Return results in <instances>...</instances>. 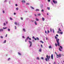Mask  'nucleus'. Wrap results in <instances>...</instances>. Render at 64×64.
I'll use <instances>...</instances> for the list:
<instances>
[{"mask_svg": "<svg viewBox=\"0 0 64 64\" xmlns=\"http://www.w3.org/2000/svg\"><path fill=\"white\" fill-rule=\"evenodd\" d=\"M54 37L55 38V39H56V41L57 42L58 45V46H60V43H59V39H58V38L56 36H55Z\"/></svg>", "mask_w": 64, "mask_h": 64, "instance_id": "f257e3e1", "label": "nucleus"}, {"mask_svg": "<svg viewBox=\"0 0 64 64\" xmlns=\"http://www.w3.org/2000/svg\"><path fill=\"white\" fill-rule=\"evenodd\" d=\"M60 48H59V50L60 51H62V50H61L62 49H63V47H62L61 46H60Z\"/></svg>", "mask_w": 64, "mask_h": 64, "instance_id": "f03ea898", "label": "nucleus"}, {"mask_svg": "<svg viewBox=\"0 0 64 64\" xmlns=\"http://www.w3.org/2000/svg\"><path fill=\"white\" fill-rule=\"evenodd\" d=\"M28 42H29V43L30 44V47H31V46H32V42H31L30 40L28 41Z\"/></svg>", "mask_w": 64, "mask_h": 64, "instance_id": "7ed1b4c3", "label": "nucleus"}, {"mask_svg": "<svg viewBox=\"0 0 64 64\" xmlns=\"http://www.w3.org/2000/svg\"><path fill=\"white\" fill-rule=\"evenodd\" d=\"M55 53L56 55L57 56H61V54H60L58 55L57 54V53H56V52H55Z\"/></svg>", "mask_w": 64, "mask_h": 64, "instance_id": "20e7f679", "label": "nucleus"}, {"mask_svg": "<svg viewBox=\"0 0 64 64\" xmlns=\"http://www.w3.org/2000/svg\"><path fill=\"white\" fill-rule=\"evenodd\" d=\"M53 2L54 3V4H56L57 3V2L55 1L54 0H53Z\"/></svg>", "mask_w": 64, "mask_h": 64, "instance_id": "39448f33", "label": "nucleus"}, {"mask_svg": "<svg viewBox=\"0 0 64 64\" xmlns=\"http://www.w3.org/2000/svg\"><path fill=\"white\" fill-rule=\"evenodd\" d=\"M29 36H28L27 38H26V39H25V42H27V40H28V39H29Z\"/></svg>", "mask_w": 64, "mask_h": 64, "instance_id": "423d86ee", "label": "nucleus"}, {"mask_svg": "<svg viewBox=\"0 0 64 64\" xmlns=\"http://www.w3.org/2000/svg\"><path fill=\"white\" fill-rule=\"evenodd\" d=\"M57 33H59V34H63L62 32H59V31H58V32H57Z\"/></svg>", "mask_w": 64, "mask_h": 64, "instance_id": "0eeeda50", "label": "nucleus"}, {"mask_svg": "<svg viewBox=\"0 0 64 64\" xmlns=\"http://www.w3.org/2000/svg\"><path fill=\"white\" fill-rule=\"evenodd\" d=\"M46 57L48 58V60L49 59H50V56H46Z\"/></svg>", "mask_w": 64, "mask_h": 64, "instance_id": "6e6552de", "label": "nucleus"}, {"mask_svg": "<svg viewBox=\"0 0 64 64\" xmlns=\"http://www.w3.org/2000/svg\"><path fill=\"white\" fill-rule=\"evenodd\" d=\"M58 31H59V32H61V29H60V28H58Z\"/></svg>", "mask_w": 64, "mask_h": 64, "instance_id": "1a4fd4ad", "label": "nucleus"}, {"mask_svg": "<svg viewBox=\"0 0 64 64\" xmlns=\"http://www.w3.org/2000/svg\"><path fill=\"white\" fill-rule=\"evenodd\" d=\"M42 20L43 21H44L45 20V18H44L43 17L42 18Z\"/></svg>", "mask_w": 64, "mask_h": 64, "instance_id": "9d476101", "label": "nucleus"}, {"mask_svg": "<svg viewBox=\"0 0 64 64\" xmlns=\"http://www.w3.org/2000/svg\"><path fill=\"white\" fill-rule=\"evenodd\" d=\"M3 31V29H0V32H2Z\"/></svg>", "mask_w": 64, "mask_h": 64, "instance_id": "9b49d317", "label": "nucleus"}, {"mask_svg": "<svg viewBox=\"0 0 64 64\" xmlns=\"http://www.w3.org/2000/svg\"><path fill=\"white\" fill-rule=\"evenodd\" d=\"M40 7L41 8H43V5H40Z\"/></svg>", "mask_w": 64, "mask_h": 64, "instance_id": "f8f14e48", "label": "nucleus"}, {"mask_svg": "<svg viewBox=\"0 0 64 64\" xmlns=\"http://www.w3.org/2000/svg\"><path fill=\"white\" fill-rule=\"evenodd\" d=\"M14 24L15 25H17V23L16 22H15Z\"/></svg>", "mask_w": 64, "mask_h": 64, "instance_id": "ddd939ff", "label": "nucleus"}, {"mask_svg": "<svg viewBox=\"0 0 64 64\" xmlns=\"http://www.w3.org/2000/svg\"><path fill=\"white\" fill-rule=\"evenodd\" d=\"M22 3H25V1L24 0H22Z\"/></svg>", "mask_w": 64, "mask_h": 64, "instance_id": "4468645a", "label": "nucleus"}, {"mask_svg": "<svg viewBox=\"0 0 64 64\" xmlns=\"http://www.w3.org/2000/svg\"><path fill=\"white\" fill-rule=\"evenodd\" d=\"M34 24H35V25H37V22H36V21L34 22Z\"/></svg>", "mask_w": 64, "mask_h": 64, "instance_id": "2eb2a0df", "label": "nucleus"}, {"mask_svg": "<svg viewBox=\"0 0 64 64\" xmlns=\"http://www.w3.org/2000/svg\"><path fill=\"white\" fill-rule=\"evenodd\" d=\"M18 54L19 55H21V53L20 52H18Z\"/></svg>", "mask_w": 64, "mask_h": 64, "instance_id": "dca6fc26", "label": "nucleus"}, {"mask_svg": "<svg viewBox=\"0 0 64 64\" xmlns=\"http://www.w3.org/2000/svg\"><path fill=\"white\" fill-rule=\"evenodd\" d=\"M45 60L47 62V61H48L47 58H46V59H45Z\"/></svg>", "mask_w": 64, "mask_h": 64, "instance_id": "f3484780", "label": "nucleus"}, {"mask_svg": "<svg viewBox=\"0 0 64 64\" xmlns=\"http://www.w3.org/2000/svg\"><path fill=\"white\" fill-rule=\"evenodd\" d=\"M40 42H41V43H43V44L44 43V42H42V40L40 41Z\"/></svg>", "mask_w": 64, "mask_h": 64, "instance_id": "a211bd4d", "label": "nucleus"}, {"mask_svg": "<svg viewBox=\"0 0 64 64\" xmlns=\"http://www.w3.org/2000/svg\"><path fill=\"white\" fill-rule=\"evenodd\" d=\"M49 48H50V49L51 48H52V47H51V46H49L48 47Z\"/></svg>", "mask_w": 64, "mask_h": 64, "instance_id": "6ab92c4d", "label": "nucleus"}, {"mask_svg": "<svg viewBox=\"0 0 64 64\" xmlns=\"http://www.w3.org/2000/svg\"><path fill=\"white\" fill-rule=\"evenodd\" d=\"M41 49H40L39 50V52H41Z\"/></svg>", "mask_w": 64, "mask_h": 64, "instance_id": "aec40b11", "label": "nucleus"}, {"mask_svg": "<svg viewBox=\"0 0 64 64\" xmlns=\"http://www.w3.org/2000/svg\"><path fill=\"white\" fill-rule=\"evenodd\" d=\"M31 8L32 9H34V8L31 6H30Z\"/></svg>", "mask_w": 64, "mask_h": 64, "instance_id": "412c9836", "label": "nucleus"}, {"mask_svg": "<svg viewBox=\"0 0 64 64\" xmlns=\"http://www.w3.org/2000/svg\"><path fill=\"white\" fill-rule=\"evenodd\" d=\"M10 18V20H13V19H12V18L11 17Z\"/></svg>", "mask_w": 64, "mask_h": 64, "instance_id": "4be33fe9", "label": "nucleus"}, {"mask_svg": "<svg viewBox=\"0 0 64 64\" xmlns=\"http://www.w3.org/2000/svg\"><path fill=\"white\" fill-rule=\"evenodd\" d=\"M7 28H4V27H3V29H7Z\"/></svg>", "mask_w": 64, "mask_h": 64, "instance_id": "5701e85b", "label": "nucleus"}, {"mask_svg": "<svg viewBox=\"0 0 64 64\" xmlns=\"http://www.w3.org/2000/svg\"><path fill=\"white\" fill-rule=\"evenodd\" d=\"M36 38V39L38 40H39V38H38L37 37Z\"/></svg>", "mask_w": 64, "mask_h": 64, "instance_id": "b1692460", "label": "nucleus"}, {"mask_svg": "<svg viewBox=\"0 0 64 64\" xmlns=\"http://www.w3.org/2000/svg\"><path fill=\"white\" fill-rule=\"evenodd\" d=\"M23 30L24 31V32H25V30L24 28H23Z\"/></svg>", "mask_w": 64, "mask_h": 64, "instance_id": "393cba45", "label": "nucleus"}, {"mask_svg": "<svg viewBox=\"0 0 64 64\" xmlns=\"http://www.w3.org/2000/svg\"><path fill=\"white\" fill-rule=\"evenodd\" d=\"M36 20L37 21H39V20H38V19H37V18H36Z\"/></svg>", "mask_w": 64, "mask_h": 64, "instance_id": "a878e982", "label": "nucleus"}, {"mask_svg": "<svg viewBox=\"0 0 64 64\" xmlns=\"http://www.w3.org/2000/svg\"><path fill=\"white\" fill-rule=\"evenodd\" d=\"M6 40H5L4 42V43H6Z\"/></svg>", "mask_w": 64, "mask_h": 64, "instance_id": "bb28decb", "label": "nucleus"}, {"mask_svg": "<svg viewBox=\"0 0 64 64\" xmlns=\"http://www.w3.org/2000/svg\"><path fill=\"white\" fill-rule=\"evenodd\" d=\"M36 59L37 60H39V58H38V57L37 58H36Z\"/></svg>", "mask_w": 64, "mask_h": 64, "instance_id": "cd10ccee", "label": "nucleus"}, {"mask_svg": "<svg viewBox=\"0 0 64 64\" xmlns=\"http://www.w3.org/2000/svg\"><path fill=\"white\" fill-rule=\"evenodd\" d=\"M36 11H39V10L38 9H36Z\"/></svg>", "mask_w": 64, "mask_h": 64, "instance_id": "c85d7f7f", "label": "nucleus"}, {"mask_svg": "<svg viewBox=\"0 0 64 64\" xmlns=\"http://www.w3.org/2000/svg\"><path fill=\"white\" fill-rule=\"evenodd\" d=\"M47 32H48V33H49L50 32H49V30H48Z\"/></svg>", "mask_w": 64, "mask_h": 64, "instance_id": "c756f323", "label": "nucleus"}, {"mask_svg": "<svg viewBox=\"0 0 64 64\" xmlns=\"http://www.w3.org/2000/svg\"><path fill=\"white\" fill-rule=\"evenodd\" d=\"M38 16H40L41 15V14H38Z\"/></svg>", "mask_w": 64, "mask_h": 64, "instance_id": "7c9ffc66", "label": "nucleus"}, {"mask_svg": "<svg viewBox=\"0 0 64 64\" xmlns=\"http://www.w3.org/2000/svg\"><path fill=\"white\" fill-rule=\"evenodd\" d=\"M47 9H48V10H50V8H47Z\"/></svg>", "mask_w": 64, "mask_h": 64, "instance_id": "2f4dec72", "label": "nucleus"}, {"mask_svg": "<svg viewBox=\"0 0 64 64\" xmlns=\"http://www.w3.org/2000/svg\"><path fill=\"white\" fill-rule=\"evenodd\" d=\"M26 5H29V4L28 3H26Z\"/></svg>", "mask_w": 64, "mask_h": 64, "instance_id": "473e14b6", "label": "nucleus"}, {"mask_svg": "<svg viewBox=\"0 0 64 64\" xmlns=\"http://www.w3.org/2000/svg\"><path fill=\"white\" fill-rule=\"evenodd\" d=\"M16 10H18V8H16Z\"/></svg>", "mask_w": 64, "mask_h": 64, "instance_id": "72a5a7b5", "label": "nucleus"}, {"mask_svg": "<svg viewBox=\"0 0 64 64\" xmlns=\"http://www.w3.org/2000/svg\"><path fill=\"white\" fill-rule=\"evenodd\" d=\"M51 58L52 59H53V56H51Z\"/></svg>", "mask_w": 64, "mask_h": 64, "instance_id": "f704fd0d", "label": "nucleus"}, {"mask_svg": "<svg viewBox=\"0 0 64 64\" xmlns=\"http://www.w3.org/2000/svg\"><path fill=\"white\" fill-rule=\"evenodd\" d=\"M53 32L54 33V30L52 29Z\"/></svg>", "mask_w": 64, "mask_h": 64, "instance_id": "c9c22d12", "label": "nucleus"}, {"mask_svg": "<svg viewBox=\"0 0 64 64\" xmlns=\"http://www.w3.org/2000/svg\"><path fill=\"white\" fill-rule=\"evenodd\" d=\"M41 11H42V12H43L44 11V10L43 9L42 10H41Z\"/></svg>", "mask_w": 64, "mask_h": 64, "instance_id": "e433bc0d", "label": "nucleus"}, {"mask_svg": "<svg viewBox=\"0 0 64 64\" xmlns=\"http://www.w3.org/2000/svg\"><path fill=\"white\" fill-rule=\"evenodd\" d=\"M7 2V1L6 0L4 1V2Z\"/></svg>", "mask_w": 64, "mask_h": 64, "instance_id": "4c0bfd02", "label": "nucleus"}, {"mask_svg": "<svg viewBox=\"0 0 64 64\" xmlns=\"http://www.w3.org/2000/svg\"><path fill=\"white\" fill-rule=\"evenodd\" d=\"M7 35H8L7 34H6V36H5V37H7Z\"/></svg>", "mask_w": 64, "mask_h": 64, "instance_id": "58836bf2", "label": "nucleus"}, {"mask_svg": "<svg viewBox=\"0 0 64 64\" xmlns=\"http://www.w3.org/2000/svg\"><path fill=\"white\" fill-rule=\"evenodd\" d=\"M60 57V56H56V57L57 58H59V57Z\"/></svg>", "mask_w": 64, "mask_h": 64, "instance_id": "ea45409f", "label": "nucleus"}, {"mask_svg": "<svg viewBox=\"0 0 64 64\" xmlns=\"http://www.w3.org/2000/svg\"><path fill=\"white\" fill-rule=\"evenodd\" d=\"M50 31L51 32H52V29H51V28L50 29Z\"/></svg>", "mask_w": 64, "mask_h": 64, "instance_id": "a19ab883", "label": "nucleus"}, {"mask_svg": "<svg viewBox=\"0 0 64 64\" xmlns=\"http://www.w3.org/2000/svg\"><path fill=\"white\" fill-rule=\"evenodd\" d=\"M55 45L56 46H57V44L56 43L55 44Z\"/></svg>", "mask_w": 64, "mask_h": 64, "instance_id": "79ce46f5", "label": "nucleus"}, {"mask_svg": "<svg viewBox=\"0 0 64 64\" xmlns=\"http://www.w3.org/2000/svg\"><path fill=\"white\" fill-rule=\"evenodd\" d=\"M41 59H42V60H43L44 58L42 57L41 58Z\"/></svg>", "mask_w": 64, "mask_h": 64, "instance_id": "37998d69", "label": "nucleus"}, {"mask_svg": "<svg viewBox=\"0 0 64 64\" xmlns=\"http://www.w3.org/2000/svg\"><path fill=\"white\" fill-rule=\"evenodd\" d=\"M10 58H8V60H10Z\"/></svg>", "mask_w": 64, "mask_h": 64, "instance_id": "c03bdc74", "label": "nucleus"}, {"mask_svg": "<svg viewBox=\"0 0 64 64\" xmlns=\"http://www.w3.org/2000/svg\"><path fill=\"white\" fill-rule=\"evenodd\" d=\"M34 39L35 40H37V38H34Z\"/></svg>", "mask_w": 64, "mask_h": 64, "instance_id": "a18cd8bd", "label": "nucleus"}, {"mask_svg": "<svg viewBox=\"0 0 64 64\" xmlns=\"http://www.w3.org/2000/svg\"><path fill=\"white\" fill-rule=\"evenodd\" d=\"M22 38H25V37H24V36H22Z\"/></svg>", "mask_w": 64, "mask_h": 64, "instance_id": "49530a36", "label": "nucleus"}, {"mask_svg": "<svg viewBox=\"0 0 64 64\" xmlns=\"http://www.w3.org/2000/svg\"><path fill=\"white\" fill-rule=\"evenodd\" d=\"M48 2H50V0H48Z\"/></svg>", "mask_w": 64, "mask_h": 64, "instance_id": "de8ad7c7", "label": "nucleus"}, {"mask_svg": "<svg viewBox=\"0 0 64 64\" xmlns=\"http://www.w3.org/2000/svg\"><path fill=\"white\" fill-rule=\"evenodd\" d=\"M10 29H8V31H10Z\"/></svg>", "mask_w": 64, "mask_h": 64, "instance_id": "09e8293b", "label": "nucleus"}, {"mask_svg": "<svg viewBox=\"0 0 64 64\" xmlns=\"http://www.w3.org/2000/svg\"><path fill=\"white\" fill-rule=\"evenodd\" d=\"M41 47H42V48H43V46L42 44L41 45Z\"/></svg>", "mask_w": 64, "mask_h": 64, "instance_id": "8fccbe9b", "label": "nucleus"}, {"mask_svg": "<svg viewBox=\"0 0 64 64\" xmlns=\"http://www.w3.org/2000/svg\"><path fill=\"white\" fill-rule=\"evenodd\" d=\"M15 5H16V6H18V5H17V4H15Z\"/></svg>", "mask_w": 64, "mask_h": 64, "instance_id": "3c124183", "label": "nucleus"}, {"mask_svg": "<svg viewBox=\"0 0 64 64\" xmlns=\"http://www.w3.org/2000/svg\"><path fill=\"white\" fill-rule=\"evenodd\" d=\"M32 38L33 39H34V38H35V37H34V36L32 37Z\"/></svg>", "mask_w": 64, "mask_h": 64, "instance_id": "603ef678", "label": "nucleus"}, {"mask_svg": "<svg viewBox=\"0 0 64 64\" xmlns=\"http://www.w3.org/2000/svg\"><path fill=\"white\" fill-rule=\"evenodd\" d=\"M28 39L29 40H31V38H29Z\"/></svg>", "mask_w": 64, "mask_h": 64, "instance_id": "864d4df0", "label": "nucleus"}, {"mask_svg": "<svg viewBox=\"0 0 64 64\" xmlns=\"http://www.w3.org/2000/svg\"><path fill=\"white\" fill-rule=\"evenodd\" d=\"M56 36H57V37H58V35L57 34L56 35Z\"/></svg>", "mask_w": 64, "mask_h": 64, "instance_id": "5fc2aeb1", "label": "nucleus"}, {"mask_svg": "<svg viewBox=\"0 0 64 64\" xmlns=\"http://www.w3.org/2000/svg\"><path fill=\"white\" fill-rule=\"evenodd\" d=\"M0 38H3V37L2 36H0Z\"/></svg>", "mask_w": 64, "mask_h": 64, "instance_id": "6e6d98bb", "label": "nucleus"}, {"mask_svg": "<svg viewBox=\"0 0 64 64\" xmlns=\"http://www.w3.org/2000/svg\"><path fill=\"white\" fill-rule=\"evenodd\" d=\"M15 29H16V26H15Z\"/></svg>", "mask_w": 64, "mask_h": 64, "instance_id": "4d7b16f0", "label": "nucleus"}, {"mask_svg": "<svg viewBox=\"0 0 64 64\" xmlns=\"http://www.w3.org/2000/svg\"><path fill=\"white\" fill-rule=\"evenodd\" d=\"M20 19L21 20H23V18H21Z\"/></svg>", "mask_w": 64, "mask_h": 64, "instance_id": "13d9d810", "label": "nucleus"}, {"mask_svg": "<svg viewBox=\"0 0 64 64\" xmlns=\"http://www.w3.org/2000/svg\"><path fill=\"white\" fill-rule=\"evenodd\" d=\"M45 33H47V31H46V30L45 31Z\"/></svg>", "mask_w": 64, "mask_h": 64, "instance_id": "bf43d9fd", "label": "nucleus"}, {"mask_svg": "<svg viewBox=\"0 0 64 64\" xmlns=\"http://www.w3.org/2000/svg\"><path fill=\"white\" fill-rule=\"evenodd\" d=\"M34 15L35 16H36V17H37V16L36 15V14H34Z\"/></svg>", "mask_w": 64, "mask_h": 64, "instance_id": "052dcab7", "label": "nucleus"}, {"mask_svg": "<svg viewBox=\"0 0 64 64\" xmlns=\"http://www.w3.org/2000/svg\"><path fill=\"white\" fill-rule=\"evenodd\" d=\"M2 12H3V13H4V10H3Z\"/></svg>", "mask_w": 64, "mask_h": 64, "instance_id": "680f3d73", "label": "nucleus"}, {"mask_svg": "<svg viewBox=\"0 0 64 64\" xmlns=\"http://www.w3.org/2000/svg\"><path fill=\"white\" fill-rule=\"evenodd\" d=\"M46 40H48V38H47V37H46Z\"/></svg>", "mask_w": 64, "mask_h": 64, "instance_id": "e2e57ef3", "label": "nucleus"}, {"mask_svg": "<svg viewBox=\"0 0 64 64\" xmlns=\"http://www.w3.org/2000/svg\"><path fill=\"white\" fill-rule=\"evenodd\" d=\"M54 64H56V62H54Z\"/></svg>", "mask_w": 64, "mask_h": 64, "instance_id": "0e129e2a", "label": "nucleus"}, {"mask_svg": "<svg viewBox=\"0 0 64 64\" xmlns=\"http://www.w3.org/2000/svg\"><path fill=\"white\" fill-rule=\"evenodd\" d=\"M4 26L6 24H5V23H4Z\"/></svg>", "mask_w": 64, "mask_h": 64, "instance_id": "69168bd1", "label": "nucleus"}, {"mask_svg": "<svg viewBox=\"0 0 64 64\" xmlns=\"http://www.w3.org/2000/svg\"><path fill=\"white\" fill-rule=\"evenodd\" d=\"M31 21H32V22H34V20H31Z\"/></svg>", "mask_w": 64, "mask_h": 64, "instance_id": "338daca9", "label": "nucleus"}, {"mask_svg": "<svg viewBox=\"0 0 64 64\" xmlns=\"http://www.w3.org/2000/svg\"><path fill=\"white\" fill-rule=\"evenodd\" d=\"M51 56H53V54H52Z\"/></svg>", "mask_w": 64, "mask_h": 64, "instance_id": "774afa93", "label": "nucleus"}]
</instances>
